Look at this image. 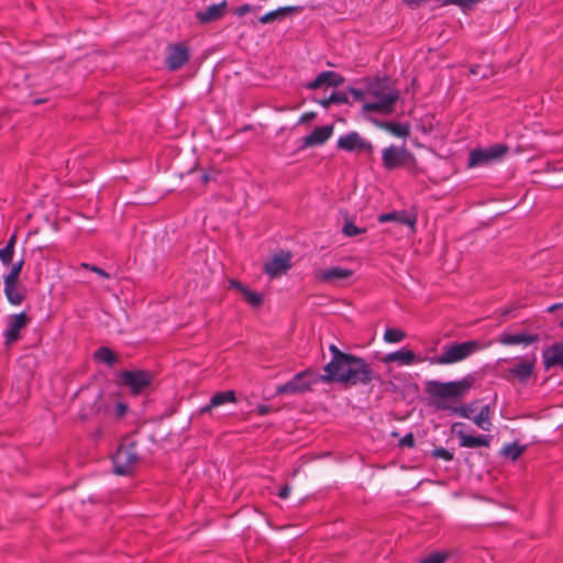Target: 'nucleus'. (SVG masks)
I'll return each instance as SVG.
<instances>
[{
  "label": "nucleus",
  "mask_w": 563,
  "mask_h": 563,
  "mask_svg": "<svg viewBox=\"0 0 563 563\" xmlns=\"http://www.w3.org/2000/svg\"><path fill=\"white\" fill-rule=\"evenodd\" d=\"M474 378L465 376L460 380L442 383L439 380H428L426 383V393L428 394L432 406L438 410H450L462 418L472 419L475 411L474 402L450 407L448 399H459L464 397L473 387Z\"/></svg>",
  "instance_id": "nucleus-1"
},
{
  "label": "nucleus",
  "mask_w": 563,
  "mask_h": 563,
  "mask_svg": "<svg viewBox=\"0 0 563 563\" xmlns=\"http://www.w3.org/2000/svg\"><path fill=\"white\" fill-rule=\"evenodd\" d=\"M374 378L371 366L361 357L350 355L342 362L335 373L321 376L323 382H338L350 386L367 385Z\"/></svg>",
  "instance_id": "nucleus-2"
},
{
  "label": "nucleus",
  "mask_w": 563,
  "mask_h": 563,
  "mask_svg": "<svg viewBox=\"0 0 563 563\" xmlns=\"http://www.w3.org/2000/svg\"><path fill=\"white\" fill-rule=\"evenodd\" d=\"M366 93L374 97L373 102L363 104L364 112L390 113L394 103L398 100V91L391 89L387 79L377 78L367 85Z\"/></svg>",
  "instance_id": "nucleus-3"
},
{
  "label": "nucleus",
  "mask_w": 563,
  "mask_h": 563,
  "mask_svg": "<svg viewBox=\"0 0 563 563\" xmlns=\"http://www.w3.org/2000/svg\"><path fill=\"white\" fill-rule=\"evenodd\" d=\"M479 347L477 341H465L461 343L446 344L442 347L440 355L428 358L432 365H446L461 362L467 358Z\"/></svg>",
  "instance_id": "nucleus-4"
},
{
  "label": "nucleus",
  "mask_w": 563,
  "mask_h": 563,
  "mask_svg": "<svg viewBox=\"0 0 563 563\" xmlns=\"http://www.w3.org/2000/svg\"><path fill=\"white\" fill-rule=\"evenodd\" d=\"M318 382L314 373L311 369H305L297 373L287 383L277 386V395H298L303 394L311 389V386Z\"/></svg>",
  "instance_id": "nucleus-5"
},
{
  "label": "nucleus",
  "mask_w": 563,
  "mask_h": 563,
  "mask_svg": "<svg viewBox=\"0 0 563 563\" xmlns=\"http://www.w3.org/2000/svg\"><path fill=\"white\" fill-rule=\"evenodd\" d=\"M137 459L134 444L119 446L112 455L114 473L118 475L129 474L137 463Z\"/></svg>",
  "instance_id": "nucleus-6"
},
{
  "label": "nucleus",
  "mask_w": 563,
  "mask_h": 563,
  "mask_svg": "<svg viewBox=\"0 0 563 563\" xmlns=\"http://www.w3.org/2000/svg\"><path fill=\"white\" fill-rule=\"evenodd\" d=\"M412 159V154L404 146L390 145L382 152L383 166L387 170L404 167Z\"/></svg>",
  "instance_id": "nucleus-7"
},
{
  "label": "nucleus",
  "mask_w": 563,
  "mask_h": 563,
  "mask_svg": "<svg viewBox=\"0 0 563 563\" xmlns=\"http://www.w3.org/2000/svg\"><path fill=\"white\" fill-rule=\"evenodd\" d=\"M336 146L339 150L350 153H372L374 151L373 144L356 131L339 136Z\"/></svg>",
  "instance_id": "nucleus-8"
},
{
  "label": "nucleus",
  "mask_w": 563,
  "mask_h": 563,
  "mask_svg": "<svg viewBox=\"0 0 563 563\" xmlns=\"http://www.w3.org/2000/svg\"><path fill=\"white\" fill-rule=\"evenodd\" d=\"M508 151V147L503 144H496L487 148L473 150L470 153L468 166H481L490 163L497 158L503 157Z\"/></svg>",
  "instance_id": "nucleus-9"
},
{
  "label": "nucleus",
  "mask_w": 563,
  "mask_h": 563,
  "mask_svg": "<svg viewBox=\"0 0 563 563\" xmlns=\"http://www.w3.org/2000/svg\"><path fill=\"white\" fill-rule=\"evenodd\" d=\"M120 380L137 395L151 385L152 376L146 371H123L120 374Z\"/></svg>",
  "instance_id": "nucleus-10"
},
{
  "label": "nucleus",
  "mask_w": 563,
  "mask_h": 563,
  "mask_svg": "<svg viewBox=\"0 0 563 563\" xmlns=\"http://www.w3.org/2000/svg\"><path fill=\"white\" fill-rule=\"evenodd\" d=\"M190 58V49L184 43H176L168 46L167 56L165 59L166 67L175 71L181 68Z\"/></svg>",
  "instance_id": "nucleus-11"
},
{
  "label": "nucleus",
  "mask_w": 563,
  "mask_h": 563,
  "mask_svg": "<svg viewBox=\"0 0 563 563\" xmlns=\"http://www.w3.org/2000/svg\"><path fill=\"white\" fill-rule=\"evenodd\" d=\"M462 422H454L452 424V431L456 434L460 440L461 448H488L490 445V441L493 437L490 434H479V435H471L465 433L463 430H456L457 427H462Z\"/></svg>",
  "instance_id": "nucleus-12"
},
{
  "label": "nucleus",
  "mask_w": 563,
  "mask_h": 563,
  "mask_svg": "<svg viewBox=\"0 0 563 563\" xmlns=\"http://www.w3.org/2000/svg\"><path fill=\"white\" fill-rule=\"evenodd\" d=\"M291 266V254L288 252H280L274 255L264 265L265 273L271 278H276L286 273Z\"/></svg>",
  "instance_id": "nucleus-13"
},
{
  "label": "nucleus",
  "mask_w": 563,
  "mask_h": 563,
  "mask_svg": "<svg viewBox=\"0 0 563 563\" xmlns=\"http://www.w3.org/2000/svg\"><path fill=\"white\" fill-rule=\"evenodd\" d=\"M540 340V336L538 333H527V332H519V333H511L507 330L503 331L499 334L498 342L503 345H530L533 343H537Z\"/></svg>",
  "instance_id": "nucleus-14"
},
{
  "label": "nucleus",
  "mask_w": 563,
  "mask_h": 563,
  "mask_svg": "<svg viewBox=\"0 0 563 563\" xmlns=\"http://www.w3.org/2000/svg\"><path fill=\"white\" fill-rule=\"evenodd\" d=\"M536 367V356L531 358H525L516 363L511 368L508 369L506 375L507 379L516 377L521 384H526L532 376Z\"/></svg>",
  "instance_id": "nucleus-15"
},
{
  "label": "nucleus",
  "mask_w": 563,
  "mask_h": 563,
  "mask_svg": "<svg viewBox=\"0 0 563 563\" xmlns=\"http://www.w3.org/2000/svg\"><path fill=\"white\" fill-rule=\"evenodd\" d=\"M27 323V317L25 312L9 316L7 329L3 332L5 344H11L19 340L20 331Z\"/></svg>",
  "instance_id": "nucleus-16"
},
{
  "label": "nucleus",
  "mask_w": 563,
  "mask_h": 563,
  "mask_svg": "<svg viewBox=\"0 0 563 563\" xmlns=\"http://www.w3.org/2000/svg\"><path fill=\"white\" fill-rule=\"evenodd\" d=\"M352 275L353 272L351 269L339 266L314 271V278L320 283H333L335 280L346 279Z\"/></svg>",
  "instance_id": "nucleus-17"
},
{
  "label": "nucleus",
  "mask_w": 563,
  "mask_h": 563,
  "mask_svg": "<svg viewBox=\"0 0 563 563\" xmlns=\"http://www.w3.org/2000/svg\"><path fill=\"white\" fill-rule=\"evenodd\" d=\"M343 82L344 78L340 74L331 70H325L320 73L313 80L308 82L306 87L310 90H316L323 85L330 87H339Z\"/></svg>",
  "instance_id": "nucleus-18"
},
{
  "label": "nucleus",
  "mask_w": 563,
  "mask_h": 563,
  "mask_svg": "<svg viewBox=\"0 0 563 563\" xmlns=\"http://www.w3.org/2000/svg\"><path fill=\"white\" fill-rule=\"evenodd\" d=\"M542 358L545 369L553 366H560L563 369V341L544 349Z\"/></svg>",
  "instance_id": "nucleus-19"
},
{
  "label": "nucleus",
  "mask_w": 563,
  "mask_h": 563,
  "mask_svg": "<svg viewBox=\"0 0 563 563\" xmlns=\"http://www.w3.org/2000/svg\"><path fill=\"white\" fill-rule=\"evenodd\" d=\"M227 1L209 5L206 10L197 11L196 19L201 24H207L221 19L225 13Z\"/></svg>",
  "instance_id": "nucleus-20"
},
{
  "label": "nucleus",
  "mask_w": 563,
  "mask_h": 563,
  "mask_svg": "<svg viewBox=\"0 0 563 563\" xmlns=\"http://www.w3.org/2000/svg\"><path fill=\"white\" fill-rule=\"evenodd\" d=\"M332 133H333L332 125H323V126L314 128L310 134L305 136L303 146L310 147V146H316V145H322L331 137Z\"/></svg>",
  "instance_id": "nucleus-21"
},
{
  "label": "nucleus",
  "mask_w": 563,
  "mask_h": 563,
  "mask_svg": "<svg viewBox=\"0 0 563 563\" xmlns=\"http://www.w3.org/2000/svg\"><path fill=\"white\" fill-rule=\"evenodd\" d=\"M301 10H302V8L299 7V5L279 7V8L275 9V10H272V11L265 13L264 15H262L258 19V22L262 23V24H268V23H272L274 21H282L287 15L298 13Z\"/></svg>",
  "instance_id": "nucleus-22"
},
{
  "label": "nucleus",
  "mask_w": 563,
  "mask_h": 563,
  "mask_svg": "<svg viewBox=\"0 0 563 563\" xmlns=\"http://www.w3.org/2000/svg\"><path fill=\"white\" fill-rule=\"evenodd\" d=\"M421 361L412 351L405 349L388 353L383 358L384 363L397 362L400 365H412Z\"/></svg>",
  "instance_id": "nucleus-23"
},
{
  "label": "nucleus",
  "mask_w": 563,
  "mask_h": 563,
  "mask_svg": "<svg viewBox=\"0 0 563 563\" xmlns=\"http://www.w3.org/2000/svg\"><path fill=\"white\" fill-rule=\"evenodd\" d=\"M236 397L233 390L219 391L211 396L208 405L200 409L201 413H208L213 408L220 407L225 404L235 402Z\"/></svg>",
  "instance_id": "nucleus-24"
},
{
  "label": "nucleus",
  "mask_w": 563,
  "mask_h": 563,
  "mask_svg": "<svg viewBox=\"0 0 563 563\" xmlns=\"http://www.w3.org/2000/svg\"><path fill=\"white\" fill-rule=\"evenodd\" d=\"M114 399L115 396H110L109 398L104 399L102 393L99 391L95 397V402L91 410L97 415L109 417L112 415Z\"/></svg>",
  "instance_id": "nucleus-25"
},
{
  "label": "nucleus",
  "mask_w": 563,
  "mask_h": 563,
  "mask_svg": "<svg viewBox=\"0 0 563 563\" xmlns=\"http://www.w3.org/2000/svg\"><path fill=\"white\" fill-rule=\"evenodd\" d=\"M330 351L332 353V360L324 366L325 374L335 373L339 365L351 355L340 351V349L334 344L330 345Z\"/></svg>",
  "instance_id": "nucleus-26"
},
{
  "label": "nucleus",
  "mask_w": 563,
  "mask_h": 563,
  "mask_svg": "<svg viewBox=\"0 0 563 563\" xmlns=\"http://www.w3.org/2000/svg\"><path fill=\"white\" fill-rule=\"evenodd\" d=\"M492 415L493 411L489 405H485L481 408L479 412L473 418V422L484 431H490L492 429Z\"/></svg>",
  "instance_id": "nucleus-27"
},
{
  "label": "nucleus",
  "mask_w": 563,
  "mask_h": 563,
  "mask_svg": "<svg viewBox=\"0 0 563 563\" xmlns=\"http://www.w3.org/2000/svg\"><path fill=\"white\" fill-rule=\"evenodd\" d=\"M378 221L384 223V222H389V221H397L399 223H402V224H407L411 228L415 227L416 224V218H410L406 214V212H398V211H393V212H388V213H383L378 217Z\"/></svg>",
  "instance_id": "nucleus-28"
},
{
  "label": "nucleus",
  "mask_w": 563,
  "mask_h": 563,
  "mask_svg": "<svg viewBox=\"0 0 563 563\" xmlns=\"http://www.w3.org/2000/svg\"><path fill=\"white\" fill-rule=\"evenodd\" d=\"M16 242L15 234H12L8 240L4 247L0 249V261L3 265H9L12 263L14 246Z\"/></svg>",
  "instance_id": "nucleus-29"
},
{
  "label": "nucleus",
  "mask_w": 563,
  "mask_h": 563,
  "mask_svg": "<svg viewBox=\"0 0 563 563\" xmlns=\"http://www.w3.org/2000/svg\"><path fill=\"white\" fill-rule=\"evenodd\" d=\"M93 357L96 361L104 363L108 366H113L117 363L115 354L106 346L97 349L93 353Z\"/></svg>",
  "instance_id": "nucleus-30"
},
{
  "label": "nucleus",
  "mask_w": 563,
  "mask_h": 563,
  "mask_svg": "<svg viewBox=\"0 0 563 563\" xmlns=\"http://www.w3.org/2000/svg\"><path fill=\"white\" fill-rule=\"evenodd\" d=\"M323 108H329L331 104H345L349 98L343 91H333L328 98L318 101Z\"/></svg>",
  "instance_id": "nucleus-31"
},
{
  "label": "nucleus",
  "mask_w": 563,
  "mask_h": 563,
  "mask_svg": "<svg viewBox=\"0 0 563 563\" xmlns=\"http://www.w3.org/2000/svg\"><path fill=\"white\" fill-rule=\"evenodd\" d=\"M526 445H519L517 442L508 443L501 449V454L511 461H516L525 452Z\"/></svg>",
  "instance_id": "nucleus-32"
},
{
  "label": "nucleus",
  "mask_w": 563,
  "mask_h": 563,
  "mask_svg": "<svg viewBox=\"0 0 563 563\" xmlns=\"http://www.w3.org/2000/svg\"><path fill=\"white\" fill-rule=\"evenodd\" d=\"M385 129L395 136L406 137L409 135L410 129L408 124L399 123V122H386Z\"/></svg>",
  "instance_id": "nucleus-33"
},
{
  "label": "nucleus",
  "mask_w": 563,
  "mask_h": 563,
  "mask_svg": "<svg viewBox=\"0 0 563 563\" xmlns=\"http://www.w3.org/2000/svg\"><path fill=\"white\" fill-rule=\"evenodd\" d=\"M4 295L8 301L14 306L21 305L24 299L23 295L16 289V286L4 287Z\"/></svg>",
  "instance_id": "nucleus-34"
},
{
  "label": "nucleus",
  "mask_w": 563,
  "mask_h": 563,
  "mask_svg": "<svg viewBox=\"0 0 563 563\" xmlns=\"http://www.w3.org/2000/svg\"><path fill=\"white\" fill-rule=\"evenodd\" d=\"M406 338V333L402 330L390 328L384 333V340L387 343H398Z\"/></svg>",
  "instance_id": "nucleus-35"
},
{
  "label": "nucleus",
  "mask_w": 563,
  "mask_h": 563,
  "mask_svg": "<svg viewBox=\"0 0 563 563\" xmlns=\"http://www.w3.org/2000/svg\"><path fill=\"white\" fill-rule=\"evenodd\" d=\"M483 0H443V4L456 5L461 8L463 11L470 10L474 8L476 4L481 3Z\"/></svg>",
  "instance_id": "nucleus-36"
},
{
  "label": "nucleus",
  "mask_w": 563,
  "mask_h": 563,
  "mask_svg": "<svg viewBox=\"0 0 563 563\" xmlns=\"http://www.w3.org/2000/svg\"><path fill=\"white\" fill-rule=\"evenodd\" d=\"M243 296H244V299L245 301L251 306V307H260L263 302V297L261 294L258 292H255V291H252L250 290L249 288H246L243 292Z\"/></svg>",
  "instance_id": "nucleus-37"
},
{
  "label": "nucleus",
  "mask_w": 563,
  "mask_h": 563,
  "mask_svg": "<svg viewBox=\"0 0 563 563\" xmlns=\"http://www.w3.org/2000/svg\"><path fill=\"white\" fill-rule=\"evenodd\" d=\"M128 411V405L123 401H120L118 400L117 398L114 399V404H113V408H112V415L111 416H114L115 418L120 419V418H123L124 415Z\"/></svg>",
  "instance_id": "nucleus-38"
},
{
  "label": "nucleus",
  "mask_w": 563,
  "mask_h": 563,
  "mask_svg": "<svg viewBox=\"0 0 563 563\" xmlns=\"http://www.w3.org/2000/svg\"><path fill=\"white\" fill-rule=\"evenodd\" d=\"M342 231L346 236H356L357 234L365 232L364 229L357 228L351 221H345Z\"/></svg>",
  "instance_id": "nucleus-39"
},
{
  "label": "nucleus",
  "mask_w": 563,
  "mask_h": 563,
  "mask_svg": "<svg viewBox=\"0 0 563 563\" xmlns=\"http://www.w3.org/2000/svg\"><path fill=\"white\" fill-rule=\"evenodd\" d=\"M432 455L435 459H441V460H444L446 462H450V461H452L454 459L453 453L450 452L449 450H446L445 448H442V446L435 448L432 451Z\"/></svg>",
  "instance_id": "nucleus-40"
},
{
  "label": "nucleus",
  "mask_w": 563,
  "mask_h": 563,
  "mask_svg": "<svg viewBox=\"0 0 563 563\" xmlns=\"http://www.w3.org/2000/svg\"><path fill=\"white\" fill-rule=\"evenodd\" d=\"M446 554L440 552H433L427 558L420 561V563H444Z\"/></svg>",
  "instance_id": "nucleus-41"
},
{
  "label": "nucleus",
  "mask_w": 563,
  "mask_h": 563,
  "mask_svg": "<svg viewBox=\"0 0 563 563\" xmlns=\"http://www.w3.org/2000/svg\"><path fill=\"white\" fill-rule=\"evenodd\" d=\"M81 267L85 268V269H89V271L96 273L101 278H106V279L110 278V275L103 268H101L99 266L90 265L88 263H82Z\"/></svg>",
  "instance_id": "nucleus-42"
},
{
  "label": "nucleus",
  "mask_w": 563,
  "mask_h": 563,
  "mask_svg": "<svg viewBox=\"0 0 563 563\" xmlns=\"http://www.w3.org/2000/svg\"><path fill=\"white\" fill-rule=\"evenodd\" d=\"M18 280H19V275L18 274H14V273H8L5 276H4V287H12V286H16L18 285Z\"/></svg>",
  "instance_id": "nucleus-43"
},
{
  "label": "nucleus",
  "mask_w": 563,
  "mask_h": 563,
  "mask_svg": "<svg viewBox=\"0 0 563 563\" xmlns=\"http://www.w3.org/2000/svg\"><path fill=\"white\" fill-rule=\"evenodd\" d=\"M399 444L401 446H406V448H413L415 444H416V441H415V438H413V434L412 433H407L405 434L400 441H399Z\"/></svg>",
  "instance_id": "nucleus-44"
},
{
  "label": "nucleus",
  "mask_w": 563,
  "mask_h": 563,
  "mask_svg": "<svg viewBox=\"0 0 563 563\" xmlns=\"http://www.w3.org/2000/svg\"><path fill=\"white\" fill-rule=\"evenodd\" d=\"M349 92L352 95L355 101H363L366 93V91L353 87L349 88Z\"/></svg>",
  "instance_id": "nucleus-45"
},
{
  "label": "nucleus",
  "mask_w": 563,
  "mask_h": 563,
  "mask_svg": "<svg viewBox=\"0 0 563 563\" xmlns=\"http://www.w3.org/2000/svg\"><path fill=\"white\" fill-rule=\"evenodd\" d=\"M252 11V5L249 4V3H245V4H242L240 7H238L234 11V13L238 15V16H243L245 15L246 13L251 12Z\"/></svg>",
  "instance_id": "nucleus-46"
},
{
  "label": "nucleus",
  "mask_w": 563,
  "mask_h": 563,
  "mask_svg": "<svg viewBox=\"0 0 563 563\" xmlns=\"http://www.w3.org/2000/svg\"><path fill=\"white\" fill-rule=\"evenodd\" d=\"M290 492H291V488L289 485H284L283 487H280L279 492H278V496L283 499H286L289 497L290 495Z\"/></svg>",
  "instance_id": "nucleus-47"
},
{
  "label": "nucleus",
  "mask_w": 563,
  "mask_h": 563,
  "mask_svg": "<svg viewBox=\"0 0 563 563\" xmlns=\"http://www.w3.org/2000/svg\"><path fill=\"white\" fill-rule=\"evenodd\" d=\"M23 264H24V261L22 258L11 266L10 273L20 275Z\"/></svg>",
  "instance_id": "nucleus-48"
},
{
  "label": "nucleus",
  "mask_w": 563,
  "mask_h": 563,
  "mask_svg": "<svg viewBox=\"0 0 563 563\" xmlns=\"http://www.w3.org/2000/svg\"><path fill=\"white\" fill-rule=\"evenodd\" d=\"M229 285L231 288L239 290L241 294H243L244 290L246 289V287L243 284L236 280H230Z\"/></svg>",
  "instance_id": "nucleus-49"
},
{
  "label": "nucleus",
  "mask_w": 563,
  "mask_h": 563,
  "mask_svg": "<svg viewBox=\"0 0 563 563\" xmlns=\"http://www.w3.org/2000/svg\"><path fill=\"white\" fill-rule=\"evenodd\" d=\"M256 410L261 416H265V415L269 413L271 408L266 405H258Z\"/></svg>",
  "instance_id": "nucleus-50"
},
{
  "label": "nucleus",
  "mask_w": 563,
  "mask_h": 563,
  "mask_svg": "<svg viewBox=\"0 0 563 563\" xmlns=\"http://www.w3.org/2000/svg\"><path fill=\"white\" fill-rule=\"evenodd\" d=\"M314 113L313 112H308V113H303L299 120L300 123H303V122H307V121H310L314 118Z\"/></svg>",
  "instance_id": "nucleus-51"
},
{
  "label": "nucleus",
  "mask_w": 563,
  "mask_h": 563,
  "mask_svg": "<svg viewBox=\"0 0 563 563\" xmlns=\"http://www.w3.org/2000/svg\"><path fill=\"white\" fill-rule=\"evenodd\" d=\"M209 179H210V177H209V175H208V174H203V175L201 176V183H203V184H207V183L209 181Z\"/></svg>",
  "instance_id": "nucleus-52"
},
{
  "label": "nucleus",
  "mask_w": 563,
  "mask_h": 563,
  "mask_svg": "<svg viewBox=\"0 0 563 563\" xmlns=\"http://www.w3.org/2000/svg\"><path fill=\"white\" fill-rule=\"evenodd\" d=\"M561 307H563V303H555V305L551 306V307L549 308V310H550V311H552V310H554V309H556V308H561Z\"/></svg>",
  "instance_id": "nucleus-53"
},
{
  "label": "nucleus",
  "mask_w": 563,
  "mask_h": 563,
  "mask_svg": "<svg viewBox=\"0 0 563 563\" xmlns=\"http://www.w3.org/2000/svg\"><path fill=\"white\" fill-rule=\"evenodd\" d=\"M420 0H407L408 3H416V2H419Z\"/></svg>",
  "instance_id": "nucleus-54"
},
{
  "label": "nucleus",
  "mask_w": 563,
  "mask_h": 563,
  "mask_svg": "<svg viewBox=\"0 0 563 563\" xmlns=\"http://www.w3.org/2000/svg\"><path fill=\"white\" fill-rule=\"evenodd\" d=\"M471 73H472V74H474V75H476V74H477V71H476V69H475V68H471Z\"/></svg>",
  "instance_id": "nucleus-55"
},
{
  "label": "nucleus",
  "mask_w": 563,
  "mask_h": 563,
  "mask_svg": "<svg viewBox=\"0 0 563 563\" xmlns=\"http://www.w3.org/2000/svg\"><path fill=\"white\" fill-rule=\"evenodd\" d=\"M560 327L563 328V319L560 322Z\"/></svg>",
  "instance_id": "nucleus-56"
}]
</instances>
